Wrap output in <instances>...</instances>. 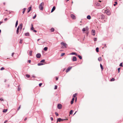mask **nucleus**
I'll use <instances>...</instances> for the list:
<instances>
[{
    "instance_id": "41",
    "label": "nucleus",
    "mask_w": 123,
    "mask_h": 123,
    "mask_svg": "<svg viewBox=\"0 0 123 123\" xmlns=\"http://www.w3.org/2000/svg\"><path fill=\"white\" fill-rule=\"evenodd\" d=\"M36 16V14H35V16L33 17V19H35V18Z\"/></svg>"
},
{
    "instance_id": "61",
    "label": "nucleus",
    "mask_w": 123,
    "mask_h": 123,
    "mask_svg": "<svg viewBox=\"0 0 123 123\" xmlns=\"http://www.w3.org/2000/svg\"><path fill=\"white\" fill-rule=\"evenodd\" d=\"M75 55H76V56H78L77 54V53H75Z\"/></svg>"
},
{
    "instance_id": "4",
    "label": "nucleus",
    "mask_w": 123,
    "mask_h": 123,
    "mask_svg": "<svg viewBox=\"0 0 123 123\" xmlns=\"http://www.w3.org/2000/svg\"><path fill=\"white\" fill-rule=\"evenodd\" d=\"M105 13L108 15H110L111 14V12L108 10H107L105 11Z\"/></svg>"
},
{
    "instance_id": "5",
    "label": "nucleus",
    "mask_w": 123,
    "mask_h": 123,
    "mask_svg": "<svg viewBox=\"0 0 123 123\" xmlns=\"http://www.w3.org/2000/svg\"><path fill=\"white\" fill-rule=\"evenodd\" d=\"M61 44L62 45V46H64V47H65L66 48H67V44L65 43L62 42L61 43Z\"/></svg>"
},
{
    "instance_id": "58",
    "label": "nucleus",
    "mask_w": 123,
    "mask_h": 123,
    "mask_svg": "<svg viewBox=\"0 0 123 123\" xmlns=\"http://www.w3.org/2000/svg\"><path fill=\"white\" fill-rule=\"evenodd\" d=\"M114 3H115L113 4V5L114 6H115V1L114 2Z\"/></svg>"
},
{
    "instance_id": "60",
    "label": "nucleus",
    "mask_w": 123,
    "mask_h": 123,
    "mask_svg": "<svg viewBox=\"0 0 123 123\" xmlns=\"http://www.w3.org/2000/svg\"><path fill=\"white\" fill-rule=\"evenodd\" d=\"M31 60H30L29 61V63H30L31 62Z\"/></svg>"
},
{
    "instance_id": "8",
    "label": "nucleus",
    "mask_w": 123,
    "mask_h": 123,
    "mask_svg": "<svg viewBox=\"0 0 123 123\" xmlns=\"http://www.w3.org/2000/svg\"><path fill=\"white\" fill-rule=\"evenodd\" d=\"M57 119V122L58 121L60 122L61 121H63L64 120H65V119H62L60 118H58Z\"/></svg>"
},
{
    "instance_id": "48",
    "label": "nucleus",
    "mask_w": 123,
    "mask_h": 123,
    "mask_svg": "<svg viewBox=\"0 0 123 123\" xmlns=\"http://www.w3.org/2000/svg\"><path fill=\"white\" fill-rule=\"evenodd\" d=\"M7 20V18H5L4 19V20L5 21H6Z\"/></svg>"
},
{
    "instance_id": "49",
    "label": "nucleus",
    "mask_w": 123,
    "mask_h": 123,
    "mask_svg": "<svg viewBox=\"0 0 123 123\" xmlns=\"http://www.w3.org/2000/svg\"><path fill=\"white\" fill-rule=\"evenodd\" d=\"M50 119L51 121H52L53 120V117H50Z\"/></svg>"
},
{
    "instance_id": "43",
    "label": "nucleus",
    "mask_w": 123,
    "mask_h": 123,
    "mask_svg": "<svg viewBox=\"0 0 123 123\" xmlns=\"http://www.w3.org/2000/svg\"><path fill=\"white\" fill-rule=\"evenodd\" d=\"M31 30H32L33 31L34 30V28L33 27H32L31 28Z\"/></svg>"
},
{
    "instance_id": "42",
    "label": "nucleus",
    "mask_w": 123,
    "mask_h": 123,
    "mask_svg": "<svg viewBox=\"0 0 123 123\" xmlns=\"http://www.w3.org/2000/svg\"><path fill=\"white\" fill-rule=\"evenodd\" d=\"M57 86H55V87L54 89H57Z\"/></svg>"
},
{
    "instance_id": "18",
    "label": "nucleus",
    "mask_w": 123,
    "mask_h": 123,
    "mask_svg": "<svg viewBox=\"0 0 123 123\" xmlns=\"http://www.w3.org/2000/svg\"><path fill=\"white\" fill-rule=\"evenodd\" d=\"M43 63H41L40 62V63H38L37 64V65L38 66H41V65H43Z\"/></svg>"
},
{
    "instance_id": "21",
    "label": "nucleus",
    "mask_w": 123,
    "mask_h": 123,
    "mask_svg": "<svg viewBox=\"0 0 123 123\" xmlns=\"http://www.w3.org/2000/svg\"><path fill=\"white\" fill-rule=\"evenodd\" d=\"M115 79L114 78H112V79H111L110 80L111 81H115Z\"/></svg>"
},
{
    "instance_id": "54",
    "label": "nucleus",
    "mask_w": 123,
    "mask_h": 123,
    "mask_svg": "<svg viewBox=\"0 0 123 123\" xmlns=\"http://www.w3.org/2000/svg\"><path fill=\"white\" fill-rule=\"evenodd\" d=\"M25 12V10H24L22 12L23 14H24V13Z\"/></svg>"
},
{
    "instance_id": "28",
    "label": "nucleus",
    "mask_w": 123,
    "mask_h": 123,
    "mask_svg": "<svg viewBox=\"0 0 123 123\" xmlns=\"http://www.w3.org/2000/svg\"><path fill=\"white\" fill-rule=\"evenodd\" d=\"M54 29L53 28H52L51 29V32H53L54 31Z\"/></svg>"
},
{
    "instance_id": "7",
    "label": "nucleus",
    "mask_w": 123,
    "mask_h": 123,
    "mask_svg": "<svg viewBox=\"0 0 123 123\" xmlns=\"http://www.w3.org/2000/svg\"><path fill=\"white\" fill-rule=\"evenodd\" d=\"M72 68L71 67H68V68L66 70V72L67 73L68 71H69Z\"/></svg>"
},
{
    "instance_id": "64",
    "label": "nucleus",
    "mask_w": 123,
    "mask_h": 123,
    "mask_svg": "<svg viewBox=\"0 0 123 123\" xmlns=\"http://www.w3.org/2000/svg\"><path fill=\"white\" fill-rule=\"evenodd\" d=\"M31 26H32V27H33V24H31Z\"/></svg>"
},
{
    "instance_id": "39",
    "label": "nucleus",
    "mask_w": 123,
    "mask_h": 123,
    "mask_svg": "<svg viewBox=\"0 0 123 123\" xmlns=\"http://www.w3.org/2000/svg\"><path fill=\"white\" fill-rule=\"evenodd\" d=\"M19 30H17V31H16V33L17 34H18L19 33Z\"/></svg>"
},
{
    "instance_id": "31",
    "label": "nucleus",
    "mask_w": 123,
    "mask_h": 123,
    "mask_svg": "<svg viewBox=\"0 0 123 123\" xmlns=\"http://www.w3.org/2000/svg\"><path fill=\"white\" fill-rule=\"evenodd\" d=\"M22 42H23V40L21 39H20V41L19 42V43H20L21 44L22 43Z\"/></svg>"
},
{
    "instance_id": "3",
    "label": "nucleus",
    "mask_w": 123,
    "mask_h": 123,
    "mask_svg": "<svg viewBox=\"0 0 123 123\" xmlns=\"http://www.w3.org/2000/svg\"><path fill=\"white\" fill-rule=\"evenodd\" d=\"M22 25H23L22 24V23L20 24L19 25V26L18 27L17 30H19V28H20V30H21L22 28Z\"/></svg>"
},
{
    "instance_id": "25",
    "label": "nucleus",
    "mask_w": 123,
    "mask_h": 123,
    "mask_svg": "<svg viewBox=\"0 0 123 123\" xmlns=\"http://www.w3.org/2000/svg\"><path fill=\"white\" fill-rule=\"evenodd\" d=\"M78 56L80 59H82V57L81 56L79 55H78Z\"/></svg>"
},
{
    "instance_id": "17",
    "label": "nucleus",
    "mask_w": 123,
    "mask_h": 123,
    "mask_svg": "<svg viewBox=\"0 0 123 123\" xmlns=\"http://www.w3.org/2000/svg\"><path fill=\"white\" fill-rule=\"evenodd\" d=\"M31 7H29L28 8V13L31 10Z\"/></svg>"
},
{
    "instance_id": "33",
    "label": "nucleus",
    "mask_w": 123,
    "mask_h": 123,
    "mask_svg": "<svg viewBox=\"0 0 123 123\" xmlns=\"http://www.w3.org/2000/svg\"><path fill=\"white\" fill-rule=\"evenodd\" d=\"M73 111L72 110H71L69 112V114H72L73 113Z\"/></svg>"
},
{
    "instance_id": "53",
    "label": "nucleus",
    "mask_w": 123,
    "mask_h": 123,
    "mask_svg": "<svg viewBox=\"0 0 123 123\" xmlns=\"http://www.w3.org/2000/svg\"><path fill=\"white\" fill-rule=\"evenodd\" d=\"M7 120H5V121L4 122V123H6V122H7Z\"/></svg>"
},
{
    "instance_id": "56",
    "label": "nucleus",
    "mask_w": 123,
    "mask_h": 123,
    "mask_svg": "<svg viewBox=\"0 0 123 123\" xmlns=\"http://www.w3.org/2000/svg\"><path fill=\"white\" fill-rule=\"evenodd\" d=\"M27 117L25 118V119H24L25 121L26 120H27Z\"/></svg>"
},
{
    "instance_id": "9",
    "label": "nucleus",
    "mask_w": 123,
    "mask_h": 123,
    "mask_svg": "<svg viewBox=\"0 0 123 123\" xmlns=\"http://www.w3.org/2000/svg\"><path fill=\"white\" fill-rule=\"evenodd\" d=\"M41 56V54L40 53H38L36 55V57L38 58H40Z\"/></svg>"
},
{
    "instance_id": "10",
    "label": "nucleus",
    "mask_w": 123,
    "mask_h": 123,
    "mask_svg": "<svg viewBox=\"0 0 123 123\" xmlns=\"http://www.w3.org/2000/svg\"><path fill=\"white\" fill-rule=\"evenodd\" d=\"M71 16L72 18L73 19H76V17L73 14H71Z\"/></svg>"
},
{
    "instance_id": "46",
    "label": "nucleus",
    "mask_w": 123,
    "mask_h": 123,
    "mask_svg": "<svg viewBox=\"0 0 123 123\" xmlns=\"http://www.w3.org/2000/svg\"><path fill=\"white\" fill-rule=\"evenodd\" d=\"M122 63H121L120 64V65H119V66H122V67L123 66H122Z\"/></svg>"
},
{
    "instance_id": "12",
    "label": "nucleus",
    "mask_w": 123,
    "mask_h": 123,
    "mask_svg": "<svg viewBox=\"0 0 123 123\" xmlns=\"http://www.w3.org/2000/svg\"><path fill=\"white\" fill-rule=\"evenodd\" d=\"M77 60V58L76 57L74 56L72 58V61H75Z\"/></svg>"
},
{
    "instance_id": "2",
    "label": "nucleus",
    "mask_w": 123,
    "mask_h": 123,
    "mask_svg": "<svg viewBox=\"0 0 123 123\" xmlns=\"http://www.w3.org/2000/svg\"><path fill=\"white\" fill-rule=\"evenodd\" d=\"M44 5V3L42 2L39 5V9L41 10H43V6Z\"/></svg>"
},
{
    "instance_id": "36",
    "label": "nucleus",
    "mask_w": 123,
    "mask_h": 123,
    "mask_svg": "<svg viewBox=\"0 0 123 123\" xmlns=\"http://www.w3.org/2000/svg\"><path fill=\"white\" fill-rule=\"evenodd\" d=\"M45 60L43 59V60H41V61H40V62H45Z\"/></svg>"
},
{
    "instance_id": "20",
    "label": "nucleus",
    "mask_w": 123,
    "mask_h": 123,
    "mask_svg": "<svg viewBox=\"0 0 123 123\" xmlns=\"http://www.w3.org/2000/svg\"><path fill=\"white\" fill-rule=\"evenodd\" d=\"M32 51H30L29 53V55L30 56H31L32 55Z\"/></svg>"
},
{
    "instance_id": "34",
    "label": "nucleus",
    "mask_w": 123,
    "mask_h": 123,
    "mask_svg": "<svg viewBox=\"0 0 123 123\" xmlns=\"http://www.w3.org/2000/svg\"><path fill=\"white\" fill-rule=\"evenodd\" d=\"M26 76L27 78H29L30 77V75L29 74H27L26 75Z\"/></svg>"
},
{
    "instance_id": "30",
    "label": "nucleus",
    "mask_w": 123,
    "mask_h": 123,
    "mask_svg": "<svg viewBox=\"0 0 123 123\" xmlns=\"http://www.w3.org/2000/svg\"><path fill=\"white\" fill-rule=\"evenodd\" d=\"M75 52H72L70 54V55H75Z\"/></svg>"
},
{
    "instance_id": "26",
    "label": "nucleus",
    "mask_w": 123,
    "mask_h": 123,
    "mask_svg": "<svg viewBox=\"0 0 123 123\" xmlns=\"http://www.w3.org/2000/svg\"><path fill=\"white\" fill-rule=\"evenodd\" d=\"M18 20H17L16 22V23L15 24V26L16 27L18 25Z\"/></svg>"
},
{
    "instance_id": "32",
    "label": "nucleus",
    "mask_w": 123,
    "mask_h": 123,
    "mask_svg": "<svg viewBox=\"0 0 123 123\" xmlns=\"http://www.w3.org/2000/svg\"><path fill=\"white\" fill-rule=\"evenodd\" d=\"M76 95H77V94L76 93L74 94L73 96V97H74L73 98H74V97H75Z\"/></svg>"
},
{
    "instance_id": "15",
    "label": "nucleus",
    "mask_w": 123,
    "mask_h": 123,
    "mask_svg": "<svg viewBox=\"0 0 123 123\" xmlns=\"http://www.w3.org/2000/svg\"><path fill=\"white\" fill-rule=\"evenodd\" d=\"M74 99H75L74 98H72V100L71 102V104H73Z\"/></svg>"
},
{
    "instance_id": "24",
    "label": "nucleus",
    "mask_w": 123,
    "mask_h": 123,
    "mask_svg": "<svg viewBox=\"0 0 123 123\" xmlns=\"http://www.w3.org/2000/svg\"><path fill=\"white\" fill-rule=\"evenodd\" d=\"M98 60L99 61H102V59L101 57H99L98 59Z\"/></svg>"
},
{
    "instance_id": "37",
    "label": "nucleus",
    "mask_w": 123,
    "mask_h": 123,
    "mask_svg": "<svg viewBox=\"0 0 123 123\" xmlns=\"http://www.w3.org/2000/svg\"><path fill=\"white\" fill-rule=\"evenodd\" d=\"M5 69V68H4V67H2L1 68H0V70H4Z\"/></svg>"
},
{
    "instance_id": "1",
    "label": "nucleus",
    "mask_w": 123,
    "mask_h": 123,
    "mask_svg": "<svg viewBox=\"0 0 123 123\" xmlns=\"http://www.w3.org/2000/svg\"><path fill=\"white\" fill-rule=\"evenodd\" d=\"M98 17L99 16V18H100L102 20H104L105 19V16L103 14L101 13H98L97 15Z\"/></svg>"
},
{
    "instance_id": "19",
    "label": "nucleus",
    "mask_w": 123,
    "mask_h": 123,
    "mask_svg": "<svg viewBox=\"0 0 123 123\" xmlns=\"http://www.w3.org/2000/svg\"><path fill=\"white\" fill-rule=\"evenodd\" d=\"M87 19H90L91 18V17L90 15H88L87 16Z\"/></svg>"
},
{
    "instance_id": "11",
    "label": "nucleus",
    "mask_w": 123,
    "mask_h": 123,
    "mask_svg": "<svg viewBox=\"0 0 123 123\" xmlns=\"http://www.w3.org/2000/svg\"><path fill=\"white\" fill-rule=\"evenodd\" d=\"M86 29L85 28H83L82 30V31H86V30H88V27L87 26L86 27Z\"/></svg>"
},
{
    "instance_id": "27",
    "label": "nucleus",
    "mask_w": 123,
    "mask_h": 123,
    "mask_svg": "<svg viewBox=\"0 0 123 123\" xmlns=\"http://www.w3.org/2000/svg\"><path fill=\"white\" fill-rule=\"evenodd\" d=\"M48 49V48L47 47H45L44 48V50L45 51H46Z\"/></svg>"
},
{
    "instance_id": "29",
    "label": "nucleus",
    "mask_w": 123,
    "mask_h": 123,
    "mask_svg": "<svg viewBox=\"0 0 123 123\" xmlns=\"http://www.w3.org/2000/svg\"><path fill=\"white\" fill-rule=\"evenodd\" d=\"M98 49H98V48L97 47V48H96V50L97 52H98V51H99Z\"/></svg>"
},
{
    "instance_id": "35",
    "label": "nucleus",
    "mask_w": 123,
    "mask_h": 123,
    "mask_svg": "<svg viewBox=\"0 0 123 123\" xmlns=\"http://www.w3.org/2000/svg\"><path fill=\"white\" fill-rule=\"evenodd\" d=\"M97 38H94V41H97Z\"/></svg>"
},
{
    "instance_id": "13",
    "label": "nucleus",
    "mask_w": 123,
    "mask_h": 123,
    "mask_svg": "<svg viewBox=\"0 0 123 123\" xmlns=\"http://www.w3.org/2000/svg\"><path fill=\"white\" fill-rule=\"evenodd\" d=\"M92 35L93 36L95 35V30H92Z\"/></svg>"
},
{
    "instance_id": "50",
    "label": "nucleus",
    "mask_w": 123,
    "mask_h": 123,
    "mask_svg": "<svg viewBox=\"0 0 123 123\" xmlns=\"http://www.w3.org/2000/svg\"><path fill=\"white\" fill-rule=\"evenodd\" d=\"M120 69V68H118V69L119 73V72Z\"/></svg>"
},
{
    "instance_id": "55",
    "label": "nucleus",
    "mask_w": 123,
    "mask_h": 123,
    "mask_svg": "<svg viewBox=\"0 0 123 123\" xmlns=\"http://www.w3.org/2000/svg\"><path fill=\"white\" fill-rule=\"evenodd\" d=\"M58 79V77H56V80H57Z\"/></svg>"
},
{
    "instance_id": "23",
    "label": "nucleus",
    "mask_w": 123,
    "mask_h": 123,
    "mask_svg": "<svg viewBox=\"0 0 123 123\" xmlns=\"http://www.w3.org/2000/svg\"><path fill=\"white\" fill-rule=\"evenodd\" d=\"M100 66L101 69H102V70H103L104 69V68H103V67L102 65V64H100Z\"/></svg>"
},
{
    "instance_id": "14",
    "label": "nucleus",
    "mask_w": 123,
    "mask_h": 123,
    "mask_svg": "<svg viewBox=\"0 0 123 123\" xmlns=\"http://www.w3.org/2000/svg\"><path fill=\"white\" fill-rule=\"evenodd\" d=\"M55 6H54L53 7L51 10V12H53L55 10Z\"/></svg>"
},
{
    "instance_id": "38",
    "label": "nucleus",
    "mask_w": 123,
    "mask_h": 123,
    "mask_svg": "<svg viewBox=\"0 0 123 123\" xmlns=\"http://www.w3.org/2000/svg\"><path fill=\"white\" fill-rule=\"evenodd\" d=\"M64 54H65V53H62L61 54V56H63V55H64Z\"/></svg>"
},
{
    "instance_id": "47",
    "label": "nucleus",
    "mask_w": 123,
    "mask_h": 123,
    "mask_svg": "<svg viewBox=\"0 0 123 123\" xmlns=\"http://www.w3.org/2000/svg\"><path fill=\"white\" fill-rule=\"evenodd\" d=\"M20 90V88L19 87H18V91H19Z\"/></svg>"
},
{
    "instance_id": "6",
    "label": "nucleus",
    "mask_w": 123,
    "mask_h": 123,
    "mask_svg": "<svg viewBox=\"0 0 123 123\" xmlns=\"http://www.w3.org/2000/svg\"><path fill=\"white\" fill-rule=\"evenodd\" d=\"M62 105L61 104H58L57 105L58 108L59 109H61L62 107Z\"/></svg>"
},
{
    "instance_id": "51",
    "label": "nucleus",
    "mask_w": 123,
    "mask_h": 123,
    "mask_svg": "<svg viewBox=\"0 0 123 123\" xmlns=\"http://www.w3.org/2000/svg\"><path fill=\"white\" fill-rule=\"evenodd\" d=\"M14 54V53H12V57L13 56V55Z\"/></svg>"
},
{
    "instance_id": "40",
    "label": "nucleus",
    "mask_w": 123,
    "mask_h": 123,
    "mask_svg": "<svg viewBox=\"0 0 123 123\" xmlns=\"http://www.w3.org/2000/svg\"><path fill=\"white\" fill-rule=\"evenodd\" d=\"M55 114L56 116H58V113H57V112H55Z\"/></svg>"
},
{
    "instance_id": "45",
    "label": "nucleus",
    "mask_w": 123,
    "mask_h": 123,
    "mask_svg": "<svg viewBox=\"0 0 123 123\" xmlns=\"http://www.w3.org/2000/svg\"><path fill=\"white\" fill-rule=\"evenodd\" d=\"M21 105H20L17 109V110H18L20 108Z\"/></svg>"
},
{
    "instance_id": "16",
    "label": "nucleus",
    "mask_w": 123,
    "mask_h": 123,
    "mask_svg": "<svg viewBox=\"0 0 123 123\" xmlns=\"http://www.w3.org/2000/svg\"><path fill=\"white\" fill-rule=\"evenodd\" d=\"M25 35L26 36H29V33L28 32L26 33H25Z\"/></svg>"
},
{
    "instance_id": "63",
    "label": "nucleus",
    "mask_w": 123,
    "mask_h": 123,
    "mask_svg": "<svg viewBox=\"0 0 123 123\" xmlns=\"http://www.w3.org/2000/svg\"><path fill=\"white\" fill-rule=\"evenodd\" d=\"M104 47H106V44H105V46H104Z\"/></svg>"
},
{
    "instance_id": "57",
    "label": "nucleus",
    "mask_w": 123,
    "mask_h": 123,
    "mask_svg": "<svg viewBox=\"0 0 123 123\" xmlns=\"http://www.w3.org/2000/svg\"><path fill=\"white\" fill-rule=\"evenodd\" d=\"M1 101H4V100L2 98H1Z\"/></svg>"
},
{
    "instance_id": "52",
    "label": "nucleus",
    "mask_w": 123,
    "mask_h": 123,
    "mask_svg": "<svg viewBox=\"0 0 123 123\" xmlns=\"http://www.w3.org/2000/svg\"><path fill=\"white\" fill-rule=\"evenodd\" d=\"M33 31L35 32H37V31L35 30H34Z\"/></svg>"
},
{
    "instance_id": "22",
    "label": "nucleus",
    "mask_w": 123,
    "mask_h": 123,
    "mask_svg": "<svg viewBox=\"0 0 123 123\" xmlns=\"http://www.w3.org/2000/svg\"><path fill=\"white\" fill-rule=\"evenodd\" d=\"M7 109H4L3 110V112H6L7 111Z\"/></svg>"
},
{
    "instance_id": "59",
    "label": "nucleus",
    "mask_w": 123,
    "mask_h": 123,
    "mask_svg": "<svg viewBox=\"0 0 123 123\" xmlns=\"http://www.w3.org/2000/svg\"><path fill=\"white\" fill-rule=\"evenodd\" d=\"M3 23L2 22L0 21V25L1 24Z\"/></svg>"
},
{
    "instance_id": "62",
    "label": "nucleus",
    "mask_w": 123,
    "mask_h": 123,
    "mask_svg": "<svg viewBox=\"0 0 123 123\" xmlns=\"http://www.w3.org/2000/svg\"><path fill=\"white\" fill-rule=\"evenodd\" d=\"M40 40V39H38L37 40V41H39V40Z\"/></svg>"
},
{
    "instance_id": "44",
    "label": "nucleus",
    "mask_w": 123,
    "mask_h": 123,
    "mask_svg": "<svg viewBox=\"0 0 123 123\" xmlns=\"http://www.w3.org/2000/svg\"><path fill=\"white\" fill-rule=\"evenodd\" d=\"M42 85V83H40L39 84V86H41Z\"/></svg>"
}]
</instances>
